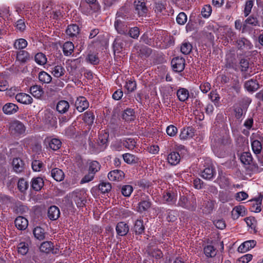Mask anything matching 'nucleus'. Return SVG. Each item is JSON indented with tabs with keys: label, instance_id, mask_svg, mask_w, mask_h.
<instances>
[{
	"label": "nucleus",
	"instance_id": "obj_37",
	"mask_svg": "<svg viewBox=\"0 0 263 263\" xmlns=\"http://www.w3.org/2000/svg\"><path fill=\"white\" fill-rule=\"evenodd\" d=\"M74 47L71 42H65L63 46V51L65 55H70L73 51Z\"/></svg>",
	"mask_w": 263,
	"mask_h": 263
},
{
	"label": "nucleus",
	"instance_id": "obj_41",
	"mask_svg": "<svg viewBox=\"0 0 263 263\" xmlns=\"http://www.w3.org/2000/svg\"><path fill=\"white\" fill-rule=\"evenodd\" d=\"M144 226L143 225V220L141 219H137L135 223L134 231L136 234H141L144 230Z\"/></svg>",
	"mask_w": 263,
	"mask_h": 263
},
{
	"label": "nucleus",
	"instance_id": "obj_25",
	"mask_svg": "<svg viewBox=\"0 0 263 263\" xmlns=\"http://www.w3.org/2000/svg\"><path fill=\"white\" fill-rule=\"evenodd\" d=\"M245 88L249 92H254L259 88V84L256 80L251 79L245 82Z\"/></svg>",
	"mask_w": 263,
	"mask_h": 263
},
{
	"label": "nucleus",
	"instance_id": "obj_47",
	"mask_svg": "<svg viewBox=\"0 0 263 263\" xmlns=\"http://www.w3.org/2000/svg\"><path fill=\"white\" fill-rule=\"evenodd\" d=\"M49 146L53 151L59 149L61 146V141L57 138L51 139L49 142Z\"/></svg>",
	"mask_w": 263,
	"mask_h": 263
},
{
	"label": "nucleus",
	"instance_id": "obj_30",
	"mask_svg": "<svg viewBox=\"0 0 263 263\" xmlns=\"http://www.w3.org/2000/svg\"><path fill=\"white\" fill-rule=\"evenodd\" d=\"M263 198V196L261 195H260L259 196L255 198L254 200H251V201H255L256 202L255 203H253V205L251 206L250 209L252 212L258 213L261 211V201Z\"/></svg>",
	"mask_w": 263,
	"mask_h": 263
},
{
	"label": "nucleus",
	"instance_id": "obj_51",
	"mask_svg": "<svg viewBox=\"0 0 263 263\" xmlns=\"http://www.w3.org/2000/svg\"><path fill=\"white\" fill-rule=\"evenodd\" d=\"M247 109V106L236 107L234 110L235 117L238 119L241 118L243 115L246 112Z\"/></svg>",
	"mask_w": 263,
	"mask_h": 263
},
{
	"label": "nucleus",
	"instance_id": "obj_16",
	"mask_svg": "<svg viewBox=\"0 0 263 263\" xmlns=\"http://www.w3.org/2000/svg\"><path fill=\"white\" fill-rule=\"evenodd\" d=\"M256 245V242L254 240L246 241L241 243L237 249L239 252L244 253L249 251L254 248Z\"/></svg>",
	"mask_w": 263,
	"mask_h": 263
},
{
	"label": "nucleus",
	"instance_id": "obj_11",
	"mask_svg": "<svg viewBox=\"0 0 263 263\" xmlns=\"http://www.w3.org/2000/svg\"><path fill=\"white\" fill-rule=\"evenodd\" d=\"M16 101L23 104L29 105L33 102L32 98L28 94L20 92L15 96Z\"/></svg>",
	"mask_w": 263,
	"mask_h": 263
},
{
	"label": "nucleus",
	"instance_id": "obj_22",
	"mask_svg": "<svg viewBox=\"0 0 263 263\" xmlns=\"http://www.w3.org/2000/svg\"><path fill=\"white\" fill-rule=\"evenodd\" d=\"M69 107V103L66 100L59 101L56 106L57 110L62 114L66 113L68 110Z\"/></svg>",
	"mask_w": 263,
	"mask_h": 263
},
{
	"label": "nucleus",
	"instance_id": "obj_60",
	"mask_svg": "<svg viewBox=\"0 0 263 263\" xmlns=\"http://www.w3.org/2000/svg\"><path fill=\"white\" fill-rule=\"evenodd\" d=\"M86 60L91 64L96 65L99 63V59L96 54L90 53L88 55Z\"/></svg>",
	"mask_w": 263,
	"mask_h": 263
},
{
	"label": "nucleus",
	"instance_id": "obj_26",
	"mask_svg": "<svg viewBox=\"0 0 263 263\" xmlns=\"http://www.w3.org/2000/svg\"><path fill=\"white\" fill-rule=\"evenodd\" d=\"M30 93L37 99H40L44 93L43 88L39 85H34L30 88Z\"/></svg>",
	"mask_w": 263,
	"mask_h": 263
},
{
	"label": "nucleus",
	"instance_id": "obj_15",
	"mask_svg": "<svg viewBox=\"0 0 263 263\" xmlns=\"http://www.w3.org/2000/svg\"><path fill=\"white\" fill-rule=\"evenodd\" d=\"M124 177V173L123 171L115 170L110 171L108 174V178L110 181H121Z\"/></svg>",
	"mask_w": 263,
	"mask_h": 263
},
{
	"label": "nucleus",
	"instance_id": "obj_29",
	"mask_svg": "<svg viewBox=\"0 0 263 263\" xmlns=\"http://www.w3.org/2000/svg\"><path fill=\"white\" fill-rule=\"evenodd\" d=\"M122 117L123 120L127 122L134 120L135 118L134 109L131 108L125 109L122 115Z\"/></svg>",
	"mask_w": 263,
	"mask_h": 263
},
{
	"label": "nucleus",
	"instance_id": "obj_13",
	"mask_svg": "<svg viewBox=\"0 0 263 263\" xmlns=\"http://www.w3.org/2000/svg\"><path fill=\"white\" fill-rule=\"evenodd\" d=\"M12 166L13 171L17 174L22 172L25 168L24 162L19 158H16L13 159Z\"/></svg>",
	"mask_w": 263,
	"mask_h": 263
},
{
	"label": "nucleus",
	"instance_id": "obj_21",
	"mask_svg": "<svg viewBox=\"0 0 263 263\" xmlns=\"http://www.w3.org/2000/svg\"><path fill=\"white\" fill-rule=\"evenodd\" d=\"M18 109L17 105L12 103H7L3 107V112L7 115L15 114L17 111Z\"/></svg>",
	"mask_w": 263,
	"mask_h": 263
},
{
	"label": "nucleus",
	"instance_id": "obj_6",
	"mask_svg": "<svg viewBox=\"0 0 263 263\" xmlns=\"http://www.w3.org/2000/svg\"><path fill=\"white\" fill-rule=\"evenodd\" d=\"M127 35L117 36L114 41L113 48L115 52L120 53L127 45Z\"/></svg>",
	"mask_w": 263,
	"mask_h": 263
},
{
	"label": "nucleus",
	"instance_id": "obj_59",
	"mask_svg": "<svg viewBox=\"0 0 263 263\" xmlns=\"http://www.w3.org/2000/svg\"><path fill=\"white\" fill-rule=\"evenodd\" d=\"M176 21L180 25H184L187 21V16L184 12H180L177 15Z\"/></svg>",
	"mask_w": 263,
	"mask_h": 263
},
{
	"label": "nucleus",
	"instance_id": "obj_44",
	"mask_svg": "<svg viewBox=\"0 0 263 263\" xmlns=\"http://www.w3.org/2000/svg\"><path fill=\"white\" fill-rule=\"evenodd\" d=\"M16 58L18 61L25 63L30 59V56L27 51L21 50L17 53Z\"/></svg>",
	"mask_w": 263,
	"mask_h": 263
},
{
	"label": "nucleus",
	"instance_id": "obj_8",
	"mask_svg": "<svg viewBox=\"0 0 263 263\" xmlns=\"http://www.w3.org/2000/svg\"><path fill=\"white\" fill-rule=\"evenodd\" d=\"M140 200L137 206V211L139 212L143 213L151 206L152 203L149 197L144 194L141 195Z\"/></svg>",
	"mask_w": 263,
	"mask_h": 263
},
{
	"label": "nucleus",
	"instance_id": "obj_31",
	"mask_svg": "<svg viewBox=\"0 0 263 263\" xmlns=\"http://www.w3.org/2000/svg\"><path fill=\"white\" fill-rule=\"evenodd\" d=\"M44 186V181L41 177L33 178L32 180L31 186L32 189L36 191L41 190Z\"/></svg>",
	"mask_w": 263,
	"mask_h": 263
},
{
	"label": "nucleus",
	"instance_id": "obj_53",
	"mask_svg": "<svg viewBox=\"0 0 263 263\" xmlns=\"http://www.w3.org/2000/svg\"><path fill=\"white\" fill-rule=\"evenodd\" d=\"M100 169V165L99 163L96 161H92L90 163L89 172L95 174Z\"/></svg>",
	"mask_w": 263,
	"mask_h": 263
},
{
	"label": "nucleus",
	"instance_id": "obj_58",
	"mask_svg": "<svg viewBox=\"0 0 263 263\" xmlns=\"http://www.w3.org/2000/svg\"><path fill=\"white\" fill-rule=\"evenodd\" d=\"M81 11L86 15H88L90 13L91 6L86 3H81L80 6Z\"/></svg>",
	"mask_w": 263,
	"mask_h": 263
},
{
	"label": "nucleus",
	"instance_id": "obj_64",
	"mask_svg": "<svg viewBox=\"0 0 263 263\" xmlns=\"http://www.w3.org/2000/svg\"><path fill=\"white\" fill-rule=\"evenodd\" d=\"M209 97L215 105L219 103L220 97L216 91H212L209 95Z\"/></svg>",
	"mask_w": 263,
	"mask_h": 263
},
{
	"label": "nucleus",
	"instance_id": "obj_48",
	"mask_svg": "<svg viewBox=\"0 0 263 263\" xmlns=\"http://www.w3.org/2000/svg\"><path fill=\"white\" fill-rule=\"evenodd\" d=\"M27 46V42L24 39L16 40L14 43V47L16 49H22Z\"/></svg>",
	"mask_w": 263,
	"mask_h": 263
},
{
	"label": "nucleus",
	"instance_id": "obj_43",
	"mask_svg": "<svg viewBox=\"0 0 263 263\" xmlns=\"http://www.w3.org/2000/svg\"><path fill=\"white\" fill-rule=\"evenodd\" d=\"M192 45L188 42H184L180 47L181 52L185 55L189 54L192 50Z\"/></svg>",
	"mask_w": 263,
	"mask_h": 263
},
{
	"label": "nucleus",
	"instance_id": "obj_12",
	"mask_svg": "<svg viewBox=\"0 0 263 263\" xmlns=\"http://www.w3.org/2000/svg\"><path fill=\"white\" fill-rule=\"evenodd\" d=\"M134 6L137 13L139 16H143L147 12V9L144 0H136Z\"/></svg>",
	"mask_w": 263,
	"mask_h": 263
},
{
	"label": "nucleus",
	"instance_id": "obj_27",
	"mask_svg": "<svg viewBox=\"0 0 263 263\" xmlns=\"http://www.w3.org/2000/svg\"><path fill=\"white\" fill-rule=\"evenodd\" d=\"M51 177L57 181H61L64 179V173L58 168H53L51 171Z\"/></svg>",
	"mask_w": 263,
	"mask_h": 263
},
{
	"label": "nucleus",
	"instance_id": "obj_17",
	"mask_svg": "<svg viewBox=\"0 0 263 263\" xmlns=\"http://www.w3.org/2000/svg\"><path fill=\"white\" fill-rule=\"evenodd\" d=\"M236 45L238 49L243 50L247 49L250 50L252 48L253 45L251 43L244 37H241L236 41Z\"/></svg>",
	"mask_w": 263,
	"mask_h": 263
},
{
	"label": "nucleus",
	"instance_id": "obj_55",
	"mask_svg": "<svg viewBox=\"0 0 263 263\" xmlns=\"http://www.w3.org/2000/svg\"><path fill=\"white\" fill-rule=\"evenodd\" d=\"M111 189V184L108 182H102L99 185V190L104 194L109 192Z\"/></svg>",
	"mask_w": 263,
	"mask_h": 263
},
{
	"label": "nucleus",
	"instance_id": "obj_33",
	"mask_svg": "<svg viewBox=\"0 0 263 263\" xmlns=\"http://www.w3.org/2000/svg\"><path fill=\"white\" fill-rule=\"evenodd\" d=\"M177 96L179 101L184 102L189 98V92L186 89L180 88L177 90Z\"/></svg>",
	"mask_w": 263,
	"mask_h": 263
},
{
	"label": "nucleus",
	"instance_id": "obj_56",
	"mask_svg": "<svg viewBox=\"0 0 263 263\" xmlns=\"http://www.w3.org/2000/svg\"><path fill=\"white\" fill-rule=\"evenodd\" d=\"M18 252L23 255L27 254L28 251V246L27 243L24 242H20L17 247Z\"/></svg>",
	"mask_w": 263,
	"mask_h": 263
},
{
	"label": "nucleus",
	"instance_id": "obj_10",
	"mask_svg": "<svg viewBox=\"0 0 263 263\" xmlns=\"http://www.w3.org/2000/svg\"><path fill=\"white\" fill-rule=\"evenodd\" d=\"M177 198V193L173 191H167L163 193V200L165 203L168 204H174L176 202Z\"/></svg>",
	"mask_w": 263,
	"mask_h": 263
},
{
	"label": "nucleus",
	"instance_id": "obj_61",
	"mask_svg": "<svg viewBox=\"0 0 263 263\" xmlns=\"http://www.w3.org/2000/svg\"><path fill=\"white\" fill-rule=\"evenodd\" d=\"M166 132L168 136L174 137L177 134L178 129L174 125H170L166 128Z\"/></svg>",
	"mask_w": 263,
	"mask_h": 263
},
{
	"label": "nucleus",
	"instance_id": "obj_9",
	"mask_svg": "<svg viewBox=\"0 0 263 263\" xmlns=\"http://www.w3.org/2000/svg\"><path fill=\"white\" fill-rule=\"evenodd\" d=\"M185 59L183 58L176 57L171 62L172 66L174 71L180 72L182 71L185 67Z\"/></svg>",
	"mask_w": 263,
	"mask_h": 263
},
{
	"label": "nucleus",
	"instance_id": "obj_40",
	"mask_svg": "<svg viewBox=\"0 0 263 263\" xmlns=\"http://www.w3.org/2000/svg\"><path fill=\"white\" fill-rule=\"evenodd\" d=\"M39 80L42 83H49L51 80L52 78L50 74L45 71H41L39 74Z\"/></svg>",
	"mask_w": 263,
	"mask_h": 263
},
{
	"label": "nucleus",
	"instance_id": "obj_39",
	"mask_svg": "<svg viewBox=\"0 0 263 263\" xmlns=\"http://www.w3.org/2000/svg\"><path fill=\"white\" fill-rule=\"evenodd\" d=\"M53 248V243L51 241H45L42 243L40 249L42 252L49 253L51 252Z\"/></svg>",
	"mask_w": 263,
	"mask_h": 263
},
{
	"label": "nucleus",
	"instance_id": "obj_2",
	"mask_svg": "<svg viewBox=\"0 0 263 263\" xmlns=\"http://www.w3.org/2000/svg\"><path fill=\"white\" fill-rule=\"evenodd\" d=\"M178 206L191 211H195L197 208L196 199L194 195H192L190 199L184 196H181L178 202Z\"/></svg>",
	"mask_w": 263,
	"mask_h": 263
},
{
	"label": "nucleus",
	"instance_id": "obj_35",
	"mask_svg": "<svg viewBox=\"0 0 263 263\" xmlns=\"http://www.w3.org/2000/svg\"><path fill=\"white\" fill-rule=\"evenodd\" d=\"M240 160L244 165H250L253 158L250 152H243L240 156Z\"/></svg>",
	"mask_w": 263,
	"mask_h": 263
},
{
	"label": "nucleus",
	"instance_id": "obj_54",
	"mask_svg": "<svg viewBox=\"0 0 263 263\" xmlns=\"http://www.w3.org/2000/svg\"><path fill=\"white\" fill-rule=\"evenodd\" d=\"M133 191V188L132 185H125L122 187L121 192L125 197H129Z\"/></svg>",
	"mask_w": 263,
	"mask_h": 263
},
{
	"label": "nucleus",
	"instance_id": "obj_14",
	"mask_svg": "<svg viewBox=\"0 0 263 263\" xmlns=\"http://www.w3.org/2000/svg\"><path fill=\"white\" fill-rule=\"evenodd\" d=\"M75 105L79 111L82 112L88 107L89 103L85 97H80L77 98Z\"/></svg>",
	"mask_w": 263,
	"mask_h": 263
},
{
	"label": "nucleus",
	"instance_id": "obj_18",
	"mask_svg": "<svg viewBox=\"0 0 263 263\" xmlns=\"http://www.w3.org/2000/svg\"><path fill=\"white\" fill-rule=\"evenodd\" d=\"M216 172L211 165L205 167L201 173V176L207 180L212 179L215 175Z\"/></svg>",
	"mask_w": 263,
	"mask_h": 263
},
{
	"label": "nucleus",
	"instance_id": "obj_3",
	"mask_svg": "<svg viewBox=\"0 0 263 263\" xmlns=\"http://www.w3.org/2000/svg\"><path fill=\"white\" fill-rule=\"evenodd\" d=\"M9 130L11 135L18 137L25 134L26 127L21 121L14 120L9 123Z\"/></svg>",
	"mask_w": 263,
	"mask_h": 263
},
{
	"label": "nucleus",
	"instance_id": "obj_32",
	"mask_svg": "<svg viewBox=\"0 0 263 263\" xmlns=\"http://www.w3.org/2000/svg\"><path fill=\"white\" fill-rule=\"evenodd\" d=\"M194 135V130L192 128L188 127L186 128L183 129L180 134V137L181 139H187L192 138Z\"/></svg>",
	"mask_w": 263,
	"mask_h": 263
},
{
	"label": "nucleus",
	"instance_id": "obj_49",
	"mask_svg": "<svg viewBox=\"0 0 263 263\" xmlns=\"http://www.w3.org/2000/svg\"><path fill=\"white\" fill-rule=\"evenodd\" d=\"M204 253L208 257H212L215 256L216 251L213 246L209 245L204 248Z\"/></svg>",
	"mask_w": 263,
	"mask_h": 263
},
{
	"label": "nucleus",
	"instance_id": "obj_46",
	"mask_svg": "<svg viewBox=\"0 0 263 263\" xmlns=\"http://www.w3.org/2000/svg\"><path fill=\"white\" fill-rule=\"evenodd\" d=\"M35 61L40 65H44L47 62L46 55L43 53H37L34 57Z\"/></svg>",
	"mask_w": 263,
	"mask_h": 263
},
{
	"label": "nucleus",
	"instance_id": "obj_38",
	"mask_svg": "<svg viewBox=\"0 0 263 263\" xmlns=\"http://www.w3.org/2000/svg\"><path fill=\"white\" fill-rule=\"evenodd\" d=\"M149 256L154 258L156 260L161 259L163 257V253L161 251L158 249H148L147 250Z\"/></svg>",
	"mask_w": 263,
	"mask_h": 263
},
{
	"label": "nucleus",
	"instance_id": "obj_42",
	"mask_svg": "<svg viewBox=\"0 0 263 263\" xmlns=\"http://www.w3.org/2000/svg\"><path fill=\"white\" fill-rule=\"evenodd\" d=\"M94 119L95 116L91 111H87L84 113L83 120L88 125H92L93 123Z\"/></svg>",
	"mask_w": 263,
	"mask_h": 263
},
{
	"label": "nucleus",
	"instance_id": "obj_63",
	"mask_svg": "<svg viewBox=\"0 0 263 263\" xmlns=\"http://www.w3.org/2000/svg\"><path fill=\"white\" fill-rule=\"evenodd\" d=\"M212 7L210 5L204 6L202 9L201 14L204 17H208L211 14Z\"/></svg>",
	"mask_w": 263,
	"mask_h": 263
},
{
	"label": "nucleus",
	"instance_id": "obj_52",
	"mask_svg": "<svg viewBox=\"0 0 263 263\" xmlns=\"http://www.w3.org/2000/svg\"><path fill=\"white\" fill-rule=\"evenodd\" d=\"M136 141L134 139L128 138L123 142V145L127 148L132 150L136 146Z\"/></svg>",
	"mask_w": 263,
	"mask_h": 263
},
{
	"label": "nucleus",
	"instance_id": "obj_7",
	"mask_svg": "<svg viewBox=\"0 0 263 263\" xmlns=\"http://www.w3.org/2000/svg\"><path fill=\"white\" fill-rule=\"evenodd\" d=\"M86 194L83 192H75L71 194V200L78 207H83L86 203Z\"/></svg>",
	"mask_w": 263,
	"mask_h": 263
},
{
	"label": "nucleus",
	"instance_id": "obj_1",
	"mask_svg": "<svg viewBox=\"0 0 263 263\" xmlns=\"http://www.w3.org/2000/svg\"><path fill=\"white\" fill-rule=\"evenodd\" d=\"M198 208L204 214H210L214 210L216 205V201L208 199L204 200L202 198H198Z\"/></svg>",
	"mask_w": 263,
	"mask_h": 263
},
{
	"label": "nucleus",
	"instance_id": "obj_4",
	"mask_svg": "<svg viewBox=\"0 0 263 263\" xmlns=\"http://www.w3.org/2000/svg\"><path fill=\"white\" fill-rule=\"evenodd\" d=\"M115 27L117 32L121 34L126 35L128 31V26L125 22V16L121 14L120 12L117 13V17L115 22Z\"/></svg>",
	"mask_w": 263,
	"mask_h": 263
},
{
	"label": "nucleus",
	"instance_id": "obj_28",
	"mask_svg": "<svg viewBox=\"0 0 263 263\" xmlns=\"http://www.w3.org/2000/svg\"><path fill=\"white\" fill-rule=\"evenodd\" d=\"M180 160V156L177 152H173L167 156L168 162L172 165H175L179 163Z\"/></svg>",
	"mask_w": 263,
	"mask_h": 263
},
{
	"label": "nucleus",
	"instance_id": "obj_5",
	"mask_svg": "<svg viewBox=\"0 0 263 263\" xmlns=\"http://www.w3.org/2000/svg\"><path fill=\"white\" fill-rule=\"evenodd\" d=\"M252 149L256 155L260 154L262 149V138L258 134H253L250 137Z\"/></svg>",
	"mask_w": 263,
	"mask_h": 263
},
{
	"label": "nucleus",
	"instance_id": "obj_34",
	"mask_svg": "<svg viewBox=\"0 0 263 263\" xmlns=\"http://www.w3.org/2000/svg\"><path fill=\"white\" fill-rule=\"evenodd\" d=\"M80 28L76 24L70 25L68 26L66 32L70 36H76L79 33Z\"/></svg>",
	"mask_w": 263,
	"mask_h": 263
},
{
	"label": "nucleus",
	"instance_id": "obj_20",
	"mask_svg": "<svg viewBox=\"0 0 263 263\" xmlns=\"http://www.w3.org/2000/svg\"><path fill=\"white\" fill-rule=\"evenodd\" d=\"M50 71L56 78H60L65 73V69L61 65H54L50 68Z\"/></svg>",
	"mask_w": 263,
	"mask_h": 263
},
{
	"label": "nucleus",
	"instance_id": "obj_24",
	"mask_svg": "<svg viewBox=\"0 0 263 263\" xmlns=\"http://www.w3.org/2000/svg\"><path fill=\"white\" fill-rule=\"evenodd\" d=\"M16 227L20 230H25L28 227V220L26 218L22 216L17 217L14 221Z\"/></svg>",
	"mask_w": 263,
	"mask_h": 263
},
{
	"label": "nucleus",
	"instance_id": "obj_45",
	"mask_svg": "<svg viewBox=\"0 0 263 263\" xmlns=\"http://www.w3.org/2000/svg\"><path fill=\"white\" fill-rule=\"evenodd\" d=\"M34 237L39 240H43L45 238L44 230L41 227H37L33 230Z\"/></svg>",
	"mask_w": 263,
	"mask_h": 263
},
{
	"label": "nucleus",
	"instance_id": "obj_23",
	"mask_svg": "<svg viewBox=\"0 0 263 263\" xmlns=\"http://www.w3.org/2000/svg\"><path fill=\"white\" fill-rule=\"evenodd\" d=\"M60 215L59 209L55 206H51L48 210V217L51 220L57 219Z\"/></svg>",
	"mask_w": 263,
	"mask_h": 263
},
{
	"label": "nucleus",
	"instance_id": "obj_50",
	"mask_svg": "<svg viewBox=\"0 0 263 263\" xmlns=\"http://www.w3.org/2000/svg\"><path fill=\"white\" fill-rule=\"evenodd\" d=\"M125 87L128 93L133 92L136 89V83L135 81L128 80L126 82Z\"/></svg>",
	"mask_w": 263,
	"mask_h": 263
},
{
	"label": "nucleus",
	"instance_id": "obj_36",
	"mask_svg": "<svg viewBox=\"0 0 263 263\" xmlns=\"http://www.w3.org/2000/svg\"><path fill=\"white\" fill-rule=\"evenodd\" d=\"M123 158L126 163L129 164H135L138 163L139 161V159L138 157L129 153H126L123 154Z\"/></svg>",
	"mask_w": 263,
	"mask_h": 263
},
{
	"label": "nucleus",
	"instance_id": "obj_62",
	"mask_svg": "<svg viewBox=\"0 0 263 263\" xmlns=\"http://www.w3.org/2000/svg\"><path fill=\"white\" fill-rule=\"evenodd\" d=\"M43 166V163L40 160H35L32 162V168L34 171L40 172Z\"/></svg>",
	"mask_w": 263,
	"mask_h": 263
},
{
	"label": "nucleus",
	"instance_id": "obj_57",
	"mask_svg": "<svg viewBox=\"0 0 263 263\" xmlns=\"http://www.w3.org/2000/svg\"><path fill=\"white\" fill-rule=\"evenodd\" d=\"M17 187L21 192H23L25 191L28 187V182L23 178L20 179L18 181Z\"/></svg>",
	"mask_w": 263,
	"mask_h": 263
},
{
	"label": "nucleus",
	"instance_id": "obj_19",
	"mask_svg": "<svg viewBox=\"0 0 263 263\" xmlns=\"http://www.w3.org/2000/svg\"><path fill=\"white\" fill-rule=\"evenodd\" d=\"M116 230L118 235L123 236L127 234L129 231V227L124 222H120L117 223Z\"/></svg>",
	"mask_w": 263,
	"mask_h": 263
}]
</instances>
